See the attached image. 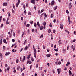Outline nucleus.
I'll use <instances>...</instances> for the list:
<instances>
[{
  "instance_id": "16",
  "label": "nucleus",
  "mask_w": 76,
  "mask_h": 76,
  "mask_svg": "<svg viewBox=\"0 0 76 76\" xmlns=\"http://www.w3.org/2000/svg\"><path fill=\"white\" fill-rule=\"evenodd\" d=\"M37 25L39 26V27H40V26L39 25V22H37Z\"/></svg>"
},
{
  "instance_id": "48",
  "label": "nucleus",
  "mask_w": 76,
  "mask_h": 76,
  "mask_svg": "<svg viewBox=\"0 0 76 76\" xmlns=\"http://www.w3.org/2000/svg\"><path fill=\"white\" fill-rule=\"evenodd\" d=\"M28 15H31V12H29L28 13Z\"/></svg>"
},
{
  "instance_id": "51",
  "label": "nucleus",
  "mask_w": 76,
  "mask_h": 76,
  "mask_svg": "<svg viewBox=\"0 0 76 76\" xmlns=\"http://www.w3.org/2000/svg\"><path fill=\"white\" fill-rule=\"evenodd\" d=\"M26 40L24 43V44L25 45V44H26Z\"/></svg>"
},
{
  "instance_id": "11",
  "label": "nucleus",
  "mask_w": 76,
  "mask_h": 76,
  "mask_svg": "<svg viewBox=\"0 0 76 76\" xmlns=\"http://www.w3.org/2000/svg\"><path fill=\"white\" fill-rule=\"evenodd\" d=\"M2 39H3L1 38L0 39V45H1V44H2Z\"/></svg>"
},
{
  "instance_id": "43",
  "label": "nucleus",
  "mask_w": 76,
  "mask_h": 76,
  "mask_svg": "<svg viewBox=\"0 0 76 76\" xmlns=\"http://www.w3.org/2000/svg\"><path fill=\"white\" fill-rule=\"evenodd\" d=\"M56 22V19H54L53 20V22L54 23H55Z\"/></svg>"
},
{
  "instance_id": "8",
  "label": "nucleus",
  "mask_w": 76,
  "mask_h": 76,
  "mask_svg": "<svg viewBox=\"0 0 76 76\" xmlns=\"http://www.w3.org/2000/svg\"><path fill=\"white\" fill-rule=\"evenodd\" d=\"M7 5V3H3V6H6Z\"/></svg>"
},
{
  "instance_id": "14",
  "label": "nucleus",
  "mask_w": 76,
  "mask_h": 76,
  "mask_svg": "<svg viewBox=\"0 0 76 76\" xmlns=\"http://www.w3.org/2000/svg\"><path fill=\"white\" fill-rule=\"evenodd\" d=\"M68 22L69 24H70V16L68 15Z\"/></svg>"
},
{
  "instance_id": "47",
  "label": "nucleus",
  "mask_w": 76,
  "mask_h": 76,
  "mask_svg": "<svg viewBox=\"0 0 76 76\" xmlns=\"http://www.w3.org/2000/svg\"><path fill=\"white\" fill-rule=\"evenodd\" d=\"M13 8L14 9H15V4H13Z\"/></svg>"
},
{
  "instance_id": "20",
  "label": "nucleus",
  "mask_w": 76,
  "mask_h": 76,
  "mask_svg": "<svg viewBox=\"0 0 76 76\" xmlns=\"http://www.w3.org/2000/svg\"><path fill=\"white\" fill-rule=\"evenodd\" d=\"M23 7L24 8V10H25V9H26V8H25V5L23 4Z\"/></svg>"
},
{
  "instance_id": "42",
  "label": "nucleus",
  "mask_w": 76,
  "mask_h": 76,
  "mask_svg": "<svg viewBox=\"0 0 76 76\" xmlns=\"http://www.w3.org/2000/svg\"><path fill=\"white\" fill-rule=\"evenodd\" d=\"M54 10H56L57 9V6H56V7H54Z\"/></svg>"
},
{
  "instance_id": "27",
  "label": "nucleus",
  "mask_w": 76,
  "mask_h": 76,
  "mask_svg": "<svg viewBox=\"0 0 76 76\" xmlns=\"http://www.w3.org/2000/svg\"><path fill=\"white\" fill-rule=\"evenodd\" d=\"M30 25L29 24H27L26 25V27H29Z\"/></svg>"
},
{
  "instance_id": "55",
  "label": "nucleus",
  "mask_w": 76,
  "mask_h": 76,
  "mask_svg": "<svg viewBox=\"0 0 76 76\" xmlns=\"http://www.w3.org/2000/svg\"><path fill=\"white\" fill-rule=\"evenodd\" d=\"M5 67H7V64H5Z\"/></svg>"
},
{
  "instance_id": "36",
  "label": "nucleus",
  "mask_w": 76,
  "mask_h": 76,
  "mask_svg": "<svg viewBox=\"0 0 76 76\" xmlns=\"http://www.w3.org/2000/svg\"><path fill=\"white\" fill-rule=\"evenodd\" d=\"M49 26H50V27H51V28L52 27V25L51 24V23H50Z\"/></svg>"
},
{
  "instance_id": "23",
  "label": "nucleus",
  "mask_w": 76,
  "mask_h": 76,
  "mask_svg": "<svg viewBox=\"0 0 76 76\" xmlns=\"http://www.w3.org/2000/svg\"><path fill=\"white\" fill-rule=\"evenodd\" d=\"M34 26L35 28L37 26V23H34Z\"/></svg>"
},
{
  "instance_id": "10",
  "label": "nucleus",
  "mask_w": 76,
  "mask_h": 76,
  "mask_svg": "<svg viewBox=\"0 0 76 76\" xmlns=\"http://www.w3.org/2000/svg\"><path fill=\"white\" fill-rule=\"evenodd\" d=\"M3 42L4 43H5V44H7V42L6 41V39H3Z\"/></svg>"
},
{
  "instance_id": "39",
  "label": "nucleus",
  "mask_w": 76,
  "mask_h": 76,
  "mask_svg": "<svg viewBox=\"0 0 76 76\" xmlns=\"http://www.w3.org/2000/svg\"><path fill=\"white\" fill-rule=\"evenodd\" d=\"M53 34H55V33H56V30H53Z\"/></svg>"
},
{
  "instance_id": "29",
  "label": "nucleus",
  "mask_w": 76,
  "mask_h": 76,
  "mask_svg": "<svg viewBox=\"0 0 76 76\" xmlns=\"http://www.w3.org/2000/svg\"><path fill=\"white\" fill-rule=\"evenodd\" d=\"M18 62H19V59H17L16 60V63H18Z\"/></svg>"
},
{
  "instance_id": "1",
  "label": "nucleus",
  "mask_w": 76,
  "mask_h": 76,
  "mask_svg": "<svg viewBox=\"0 0 76 76\" xmlns=\"http://www.w3.org/2000/svg\"><path fill=\"white\" fill-rule=\"evenodd\" d=\"M30 2L31 3H33V4H35V0H31Z\"/></svg>"
},
{
  "instance_id": "45",
  "label": "nucleus",
  "mask_w": 76,
  "mask_h": 76,
  "mask_svg": "<svg viewBox=\"0 0 76 76\" xmlns=\"http://www.w3.org/2000/svg\"><path fill=\"white\" fill-rule=\"evenodd\" d=\"M13 35L14 37H15V32H13Z\"/></svg>"
},
{
  "instance_id": "17",
  "label": "nucleus",
  "mask_w": 76,
  "mask_h": 76,
  "mask_svg": "<svg viewBox=\"0 0 76 76\" xmlns=\"http://www.w3.org/2000/svg\"><path fill=\"white\" fill-rule=\"evenodd\" d=\"M9 22V20H7V21H6V24H9L10 23V22Z\"/></svg>"
},
{
  "instance_id": "49",
  "label": "nucleus",
  "mask_w": 76,
  "mask_h": 76,
  "mask_svg": "<svg viewBox=\"0 0 76 76\" xmlns=\"http://www.w3.org/2000/svg\"><path fill=\"white\" fill-rule=\"evenodd\" d=\"M74 46H73V45H72V47H71L72 49H73V48H74Z\"/></svg>"
},
{
  "instance_id": "38",
  "label": "nucleus",
  "mask_w": 76,
  "mask_h": 76,
  "mask_svg": "<svg viewBox=\"0 0 76 76\" xmlns=\"http://www.w3.org/2000/svg\"><path fill=\"white\" fill-rule=\"evenodd\" d=\"M3 50H5V49L6 48V47L4 46H3Z\"/></svg>"
},
{
  "instance_id": "3",
  "label": "nucleus",
  "mask_w": 76,
  "mask_h": 76,
  "mask_svg": "<svg viewBox=\"0 0 76 76\" xmlns=\"http://www.w3.org/2000/svg\"><path fill=\"white\" fill-rule=\"evenodd\" d=\"M63 24H60V27L61 29H63Z\"/></svg>"
},
{
  "instance_id": "41",
  "label": "nucleus",
  "mask_w": 76,
  "mask_h": 76,
  "mask_svg": "<svg viewBox=\"0 0 76 76\" xmlns=\"http://www.w3.org/2000/svg\"><path fill=\"white\" fill-rule=\"evenodd\" d=\"M7 13L9 14L8 17H10V13L9 12H8Z\"/></svg>"
},
{
  "instance_id": "64",
  "label": "nucleus",
  "mask_w": 76,
  "mask_h": 76,
  "mask_svg": "<svg viewBox=\"0 0 76 76\" xmlns=\"http://www.w3.org/2000/svg\"><path fill=\"white\" fill-rule=\"evenodd\" d=\"M26 7H28V3H27L26 4Z\"/></svg>"
},
{
  "instance_id": "63",
  "label": "nucleus",
  "mask_w": 76,
  "mask_h": 76,
  "mask_svg": "<svg viewBox=\"0 0 76 76\" xmlns=\"http://www.w3.org/2000/svg\"><path fill=\"white\" fill-rule=\"evenodd\" d=\"M24 13L25 14H26V10H25L24 11Z\"/></svg>"
},
{
  "instance_id": "46",
  "label": "nucleus",
  "mask_w": 76,
  "mask_h": 76,
  "mask_svg": "<svg viewBox=\"0 0 76 76\" xmlns=\"http://www.w3.org/2000/svg\"><path fill=\"white\" fill-rule=\"evenodd\" d=\"M44 15L46 18H47V14H46V13H45Z\"/></svg>"
},
{
  "instance_id": "53",
  "label": "nucleus",
  "mask_w": 76,
  "mask_h": 76,
  "mask_svg": "<svg viewBox=\"0 0 76 76\" xmlns=\"http://www.w3.org/2000/svg\"><path fill=\"white\" fill-rule=\"evenodd\" d=\"M58 64H61V62L59 61L58 62Z\"/></svg>"
},
{
  "instance_id": "61",
  "label": "nucleus",
  "mask_w": 76,
  "mask_h": 76,
  "mask_svg": "<svg viewBox=\"0 0 76 76\" xmlns=\"http://www.w3.org/2000/svg\"><path fill=\"white\" fill-rule=\"evenodd\" d=\"M51 47H53V44H51Z\"/></svg>"
},
{
  "instance_id": "19",
  "label": "nucleus",
  "mask_w": 76,
  "mask_h": 76,
  "mask_svg": "<svg viewBox=\"0 0 76 76\" xmlns=\"http://www.w3.org/2000/svg\"><path fill=\"white\" fill-rule=\"evenodd\" d=\"M34 56L35 58H37L36 53H34Z\"/></svg>"
},
{
  "instance_id": "7",
  "label": "nucleus",
  "mask_w": 76,
  "mask_h": 76,
  "mask_svg": "<svg viewBox=\"0 0 76 76\" xmlns=\"http://www.w3.org/2000/svg\"><path fill=\"white\" fill-rule=\"evenodd\" d=\"M43 28H44V27L42 26H40V29L41 31V30L43 29Z\"/></svg>"
},
{
  "instance_id": "12",
  "label": "nucleus",
  "mask_w": 76,
  "mask_h": 76,
  "mask_svg": "<svg viewBox=\"0 0 76 76\" xmlns=\"http://www.w3.org/2000/svg\"><path fill=\"white\" fill-rule=\"evenodd\" d=\"M9 54H10V52H7L6 54H5V56H7V55H9Z\"/></svg>"
},
{
  "instance_id": "58",
  "label": "nucleus",
  "mask_w": 76,
  "mask_h": 76,
  "mask_svg": "<svg viewBox=\"0 0 76 76\" xmlns=\"http://www.w3.org/2000/svg\"><path fill=\"white\" fill-rule=\"evenodd\" d=\"M21 20H23V17H21Z\"/></svg>"
},
{
  "instance_id": "26",
  "label": "nucleus",
  "mask_w": 76,
  "mask_h": 76,
  "mask_svg": "<svg viewBox=\"0 0 76 76\" xmlns=\"http://www.w3.org/2000/svg\"><path fill=\"white\" fill-rule=\"evenodd\" d=\"M58 49H54V51H56L57 52L58 51Z\"/></svg>"
},
{
  "instance_id": "59",
  "label": "nucleus",
  "mask_w": 76,
  "mask_h": 76,
  "mask_svg": "<svg viewBox=\"0 0 76 76\" xmlns=\"http://www.w3.org/2000/svg\"><path fill=\"white\" fill-rule=\"evenodd\" d=\"M75 47H74L73 49V51H75Z\"/></svg>"
},
{
  "instance_id": "37",
  "label": "nucleus",
  "mask_w": 76,
  "mask_h": 76,
  "mask_svg": "<svg viewBox=\"0 0 76 76\" xmlns=\"http://www.w3.org/2000/svg\"><path fill=\"white\" fill-rule=\"evenodd\" d=\"M53 14H51V16H50V17L52 18H53Z\"/></svg>"
},
{
  "instance_id": "9",
  "label": "nucleus",
  "mask_w": 76,
  "mask_h": 76,
  "mask_svg": "<svg viewBox=\"0 0 76 76\" xmlns=\"http://www.w3.org/2000/svg\"><path fill=\"white\" fill-rule=\"evenodd\" d=\"M57 71L58 72V74H60V69H57Z\"/></svg>"
},
{
  "instance_id": "50",
  "label": "nucleus",
  "mask_w": 76,
  "mask_h": 76,
  "mask_svg": "<svg viewBox=\"0 0 76 76\" xmlns=\"http://www.w3.org/2000/svg\"><path fill=\"white\" fill-rule=\"evenodd\" d=\"M12 13H14V10H13V9H12Z\"/></svg>"
},
{
  "instance_id": "52",
  "label": "nucleus",
  "mask_w": 76,
  "mask_h": 76,
  "mask_svg": "<svg viewBox=\"0 0 76 76\" xmlns=\"http://www.w3.org/2000/svg\"><path fill=\"white\" fill-rule=\"evenodd\" d=\"M15 39H12V42H15Z\"/></svg>"
},
{
  "instance_id": "15",
  "label": "nucleus",
  "mask_w": 76,
  "mask_h": 76,
  "mask_svg": "<svg viewBox=\"0 0 76 76\" xmlns=\"http://www.w3.org/2000/svg\"><path fill=\"white\" fill-rule=\"evenodd\" d=\"M31 56V54H29L27 56V58L29 59L30 58V56Z\"/></svg>"
},
{
  "instance_id": "22",
  "label": "nucleus",
  "mask_w": 76,
  "mask_h": 76,
  "mask_svg": "<svg viewBox=\"0 0 76 76\" xmlns=\"http://www.w3.org/2000/svg\"><path fill=\"white\" fill-rule=\"evenodd\" d=\"M43 24L44 26L46 25V22H44V23H43Z\"/></svg>"
},
{
  "instance_id": "13",
  "label": "nucleus",
  "mask_w": 76,
  "mask_h": 76,
  "mask_svg": "<svg viewBox=\"0 0 76 76\" xmlns=\"http://www.w3.org/2000/svg\"><path fill=\"white\" fill-rule=\"evenodd\" d=\"M27 64H28V63L29 64H31V63H32V62L27 61Z\"/></svg>"
},
{
  "instance_id": "30",
  "label": "nucleus",
  "mask_w": 76,
  "mask_h": 76,
  "mask_svg": "<svg viewBox=\"0 0 76 76\" xmlns=\"http://www.w3.org/2000/svg\"><path fill=\"white\" fill-rule=\"evenodd\" d=\"M2 20V16H1L0 17V22H1V20Z\"/></svg>"
},
{
  "instance_id": "34",
  "label": "nucleus",
  "mask_w": 76,
  "mask_h": 76,
  "mask_svg": "<svg viewBox=\"0 0 76 76\" xmlns=\"http://www.w3.org/2000/svg\"><path fill=\"white\" fill-rule=\"evenodd\" d=\"M43 38V34H42L41 35V36L39 38Z\"/></svg>"
},
{
  "instance_id": "60",
  "label": "nucleus",
  "mask_w": 76,
  "mask_h": 76,
  "mask_svg": "<svg viewBox=\"0 0 76 76\" xmlns=\"http://www.w3.org/2000/svg\"><path fill=\"white\" fill-rule=\"evenodd\" d=\"M22 76H25V75L24 74V73H23L22 74Z\"/></svg>"
},
{
  "instance_id": "5",
  "label": "nucleus",
  "mask_w": 76,
  "mask_h": 76,
  "mask_svg": "<svg viewBox=\"0 0 76 76\" xmlns=\"http://www.w3.org/2000/svg\"><path fill=\"white\" fill-rule=\"evenodd\" d=\"M51 56V54H48L46 55V56L48 57H50Z\"/></svg>"
},
{
  "instance_id": "28",
  "label": "nucleus",
  "mask_w": 76,
  "mask_h": 76,
  "mask_svg": "<svg viewBox=\"0 0 76 76\" xmlns=\"http://www.w3.org/2000/svg\"><path fill=\"white\" fill-rule=\"evenodd\" d=\"M25 50H28V46H26L25 47Z\"/></svg>"
},
{
  "instance_id": "54",
  "label": "nucleus",
  "mask_w": 76,
  "mask_h": 76,
  "mask_svg": "<svg viewBox=\"0 0 76 76\" xmlns=\"http://www.w3.org/2000/svg\"><path fill=\"white\" fill-rule=\"evenodd\" d=\"M9 19H10V17H8L7 20H9Z\"/></svg>"
},
{
  "instance_id": "44",
  "label": "nucleus",
  "mask_w": 76,
  "mask_h": 76,
  "mask_svg": "<svg viewBox=\"0 0 76 76\" xmlns=\"http://www.w3.org/2000/svg\"><path fill=\"white\" fill-rule=\"evenodd\" d=\"M0 56H1V58H2V54L1 53H0Z\"/></svg>"
},
{
  "instance_id": "21",
  "label": "nucleus",
  "mask_w": 76,
  "mask_h": 76,
  "mask_svg": "<svg viewBox=\"0 0 76 76\" xmlns=\"http://www.w3.org/2000/svg\"><path fill=\"white\" fill-rule=\"evenodd\" d=\"M19 4V2H18V3H17L16 4V7H18V4Z\"/></svg>"
},
{
  "instance_id": "31",
  "label": "nucleus",
  "mask_w": 76,
  "mask_h": 76,
  "mask_svg": "<svg viewBox=\"0 0 76 76\" xmlns=\"http://www.w3.org/2000/svg\"><path fill=\"white\" fill-rule=\"evenodd\" d=\"M63 52L64 53H66V49H63Z\"/></svg>"
},
{
  "instance_id": "6",
  "label": "nucleus",
  "mask_w": 76,
  "mask_h": 76,
  "mask_svg": "<svg viewBox=\"0 0 76 76\" xmlns=\"http://www.w3.org/2000/svg\"><path fill=\"white\" fill-rule=\"evenodd\" d=\"M54 4V1H52L51 3V6H53Z\"/></svg>"
},
{
  "instance_id": "57",
  "label": "nucleus",
  "mask_w": 76,
  "mask_h": 76,
  "mask_svg": "<svg viewBox=\"0 0 76 76\" xmlns=\"http://www.w3.org/2000/svg\"><path fill=\"white\" fill-rule=\"evenodd\" d=\"M44 12V10H41V13H42V12Z\"/></svg>"
},
{
  "instance_id": "4",
  "label": "nucleus",
  "mask_w": 76,
  "mask_h": 76,
  "mask_svg": "<svg viewBox=\"0 0 76 76\" xmlns=\"http://www.w3.org/2000/svg\"><path fill=\"white\" fill-rule=\"evenodd\" d=\"M23 59L22 60V62H23L24 61H25V56H23Z\"/></svg>"
},
{
  "instance_id": "35",
  "label": "nucleus",
  "mask_w": 76,
  "mask_h": 76,
  "mask_svg": "<svg viewBox=\"0 0 76 76\" xmlns=\"http://www.w3.org/2000/svg\"><path fill=\"white\" fill-rule=\"evenodd\" d=\"M38 67V64H37L36 65V68H37V67Z\"/></svg>"
},
{
  "instance_id": "62",
  "label": "nucleus",
  "mask_w": 76,
  "mask_h": 76,
  "mask_svg": "<svg viewBox=\"0 0 76 76\" xmlns=\"http://www.w3.org/2000/svg\"><path fill=\"white\" fill-rule=\"evenodd\" d=\"M75 41H76V39H74L73 40V42H75Z\"/></svg>"
},
{
  "instance_id": "25",
  "label": "nucleus",
  "mask_w": 76,
  "mask_h": 76,
  "mask_svg": "<svg viewBox=\"0 0 76 76\" xmlns=\"http://www.w3.org/2000/svg\"><path fill=\"white\" fill-rule=\"evenodd\" d=\"M31 61H34V58H32V57H31Z\"/></svg>"
},
{
  "instance_id": "24",
  "label": "nucleus",
  "mask_w": 76,
  "mask_h": 76,
  "mask_svg": "<svg viewBox=\"0 0 76 76\" xmlns=\"http://www.w3.org/2000/svg\"><path fill=\"white\" fill-rule=\"evenodd\" d=\"M69 75H70V74H71L72 73V72L70 70L69 71Z\"/></svg>"
},
{
  "instance_id": "33",
  "label": "nucleus",
  "mask_w": 76,
  "mask_h": 76,
  "mask_svg": "<svg viewBox=\"0 0 76 76\" xmlns=\"http://www.w3.org/2000/svg\"><path fill=\"white\" fill-rule=\"evenodd\" d=\"M51 32V29H49L48 30V32L49 33H50V32Z\"/></svg>"
},
{
  "instance_id": "18",
  "label": "nucleus",
  "mask_w": 76,
  "mask_h": 76,
  "mask_svg": "<svg viewBox=\"0 0 76 76\" xmlns=\"http://www.w3.org/2000/svg\"><path fill=\"white\" fill-rule=\"evenodd\" d=\"M34 53H37V50H36V49H35V48H34Z\"/></svg>"
},
{
  "instance_id": "2",
  "label": "nucleus",
  "mask_w": 76,
  "mask_h": 76,
  "mask_svg": "<svg viewBox=\"0 0 76 76\" xmlns=\"http://www.w3.org/2000/svg\"><path fill=\"white\" fill-rule=\"evenodd\" d=\"M69 9H71V7H72V3L70 2L69 4Z\"/></svg>"
},
{
  "instance_id": "56",
  "label": "nucleus",
  "mask_w": 76,
  "mask_h": 76,
  "mask_svg": "<svg viewBox=\"0 0 76 76\" xmlns=\"http://www.w3.org/2000/svg\"><path fill=\"white\" fill-rule=\"evenodd\" d=\"M3 24H1V28L2 27H3Z\"/></svg>"
},
{
  "instance_id": "40",
  "label": "nucleus",
  "mask_w": 76,
  "mask_h": 76,
  "mask_svg": "<svg viewBox=\"0 0 76 76\" xmlns=\"http://www.w3.org/2000/svg\"><path fill=\"white\" fill-rule=\"evenodd\" d=\"M66 12L67 13V14H69V11H68V10H66Z\"/></svg>"
},
{
  "instance_id": "32",
  "label": "nucleus",
  "mask_w": 76,
  "mask_h": 76,
  "mask_svg": "<svg viewBox=\"0 0 76 76\" xmlns=\"http://www.w3.org/2000/svg\"><path fill=\"white\" fill-rule=\"evenodd\" d=\"M7 70L8 71H9V69H10V67L8 66V67L7 68Z\"/></svg>"
}]
</instances>
